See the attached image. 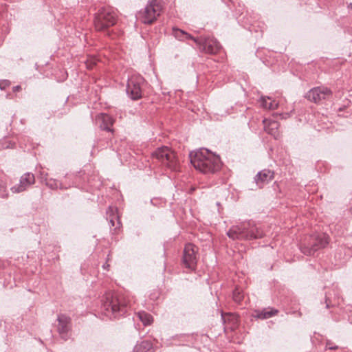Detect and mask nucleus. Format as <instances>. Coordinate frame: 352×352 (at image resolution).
<instances>
[{
	"label": "nucleus",
	"mask_w": 352,
	"mask_h": 352,
	"mask_svg": "<svg viewBox=\"0 0 352 352\" xmlns=\"http://www.w3.org/2000/svg\"><path fill=\"white\" fill-rule=\"evenodd\" d=\"M190 162L201 173H213L221 167L220 158L206 148H201L190 155Z\"/></svg>",
	"instance_id": "obj_1"
},
{
	"label": "nucleus",
	"mask_w": 352,
	"mask_h": 352,
	"mask_svg": "<svg viewBox=\"0 0 352 352\" xmlns=\"http://www.w3.org/2000/svg\"><path fill=\"white\" fill-rule=\"evenodd\" d=\"M103 307L107 313H111L116 317L119 312H123L124 309L128 306H131L130 300L123 296H118L113 294H107L103 302Z\"/></svg>",
	"instance_id": "obj_2"
},
{
	"label": "nucleus",
	"mask_w": 352,
	"mask_h": 352,
	"mask_svg": "<svg viewBox=\"0 0 352 352\" xmlns=\"http://www.w3.org/2000/svg\"><path fill=\"white\" fill-rule=\"evenodd\" d=\"M175 34L176 37L179 38L181 37L180 34L185 35L186 37L192 38L197 44L199 49L205 53L215 54L221 47L219 42L214 38L207 37L195 38L190 36L187 33L180 30H175Z\"/></svg>",
	"instance_id": "obj_3"
},
{
	"label": "nucleus",
	"mask_w": 352,
	"mask_h": 352,
	"mask_svg": "<svg viewBox=\"0 0 352 352\" xmlns=\"http://www.w3.org/2000/svg\"><path fill=\"white\" fill-rule=\"evenodd\" d=\"M153 155L172 170H179V160L176 153L167 146L158 148Z\"/></svg>",
	"instance_id": "obj_4"
},
{
	"label": "nucleus",
	"mask_w": 352,
	"mask_h": 352,
	"mask_svg": "<svg viewBox=\"0 0 352 352\" xmlns=\"http://www.w3.org/2000/svg\"><path fill=\"white\" fill-rule=\"evenodd\" d=\"M162 10V4L160 0H149L143 12H139L138 19L142 16L141 22H154Z\"/></svg>",
	"instance_id": "obj_5"
},
{
	"label": "nucleus",
	"mask_w": 352,
	"mask_h": 352,
	"mask_svg": "<svg viewBox=\"0 0 352 352\" xmlns=\"http://www.w3.org/2000/svg\"><path fill=\"white\" fill-rule=\"evenodd\" d=\"M250 226V221L243 222L240 225L233 226L227 232L229 238L233 240H245L250 238L248 235V230Z\"/></svg>",
	"instance_id": "obj_6"
},
{
	"label": "nucleus",
	"mask_w": 352,
	"mask_h": 352,
	"mask_svg": "<svg viewBox=\"0 0 352 352\" xmlns=\"http://www.w3.org/2000/svg\"><path fill=\"white\" fill-rule=\"evenodd\" d=\"M142 78L140 76H132L128 80L126 92L132 100H138L142 97Z\"/></svg>",
	"instance_id": "obj_7"
},
{
	"label": "nucleus",
	"mask_w": 352,
	"mask_h": 352,
	"mask_svg": "<svg viewBox=\"0 0 352 352\" xmlns=\"http://www.w3.org/2000/svg\"><path fill=\"white\" fill-rule=\"evenodd\" d=\"M197 248L192 243L186 244L183 254V263L185 267L193 270L197 263Z\"/></svg>",
	"instance_id": "obj_8"
},
{
	"label": "nucleus",
	"mask_w": 352,
	"mask_h": 352,
	"mask_svg": "<svg viewBox=\"0 0 352 352\" xmlns=\"http://www.w3.org/2000/svg\"><path fill=\"white\" fill-rule=\"evenodd\" d=\"M331 91L325 87H317L310 89L307 94V98L315 103H318L322 100L327 99L331 96Z\"/></svg>",
	"instance_id": "obj_9"
},
{
	"label": "nucleus",
	"mask_w": 352,
	"mask_h": 352,
	"mask_svg": "<svg viewBox=\"0 0 352 352\" xmlns=\"http://www.w3.org/2000/svg\"><path fill=\"white\" fill-rule=\"evenodd\" d=\"M34 182L35 177L34 174L26 173L21 177L19 184L12 186L10 190L13 193H19L28 189L30 186L33 185Z\"/></svg>",
	"instance_id": "obj_10"
},
{
	"label": "nucleus",
	"mask_w": 352,
	"mask_h": 352,
	"mask_svg": "<svg viewBox=\"0 0 352 352\" xmlns=\"http://www.w3.org/2000/svg\"><path fill=\"white\" fill-rule=\"evenodd\" d=\"M329 243V237L324 234H319L315 239L311 247H305L302 252L308 255H312L316 251L324 248Z\"/></svg>",
	"instance_id": "obj_11"
},
{
	"label": "nucleus",
	"mask_w": 352,
	"mask_h": 352,
	"mask_svg": "<svg viewBox=\"0 0 352 352\" xmlns=\"http://www.w3.org/2000/svg\"><path fill=\"white\" fill-rule=\"evenodd\" d=\"M274 178V172L269 169L259 171L254 177V182L259 188L270 182Z\"/></svg>",
	"instance_id": "obj_12"
},
{
	"label": "nucleus",
	"mask_w": 352,
	"mask_h": 352,
	"mask_svg": "<svg viewBox=\"0 0 352 352\" xmlns=\"http://www.w3.org/2000/svg\"><path fill=\"white\" fill-rule=\"evenodd\" d=\"M99 126L102 130L113 132L111 126L114 123V120L108 114L100 113L96 118Z\"/></svg>",
	"instance_id": "obj_13"
},
{
	"label": "nucleus",
	"mask_w": 352,
	"mask_h": 352,
	"mask_svg": "<svg viewBox=\"0 0 352 352\" xmlns=\"http://www.w3.org/2000/svg\"><path fill=\"white\" fill-rule=\"evenodd\" d=\"M57 320L58 322V331L64 338V335L69 330L71 318L65 314H60L58 316Z\"/></svg>",
	"instance_id": "obj_14"
},
{
	"label": "nucleus",
	"mask_w": 352,
	"mask_h": 352,
	"mask_svg": "<svg viewBox=\"0 0 352 352\" xmlns=\"http://www.w3.org/2000/svg\"><path fill=\"white\" fill-rule=\"evenodd\" d=\"M264 124L265 131L274 136L275 139H277L279 137V123L274 120H270L267 119H265L263 121Z\"/></svg>",
	"instance_id": "obj_15"
},
{
	"label": "nucleus",
	"mask_w": 352,
	"mask_h": 352,
	"mask_svg": "<svg viewBox=\"0 0 352 352\" xmlns=\"http://www.w3.org/2000/svg\"><path fill=\"white\" fill-rule=\"evenodd\" d=\"M116 16L117 15L113 10L110 8H104L100 10L98 22H114Z\"/></svg>",
	"instance_id": "obj_16"
},
{
	"label": "nucleus",
	"mask_w": 352,
	"mask_h": 352,
	"mask_svg": "<svg viewBox=\"0 0 352 352\" xmlns=\"http://www.w3.org/2000/svg\"><path fill=\"white\" fill-rule=\"evenodd\" d=\"M278 314V310L273 308H265L262 310H255L252 314L254 318L265 320L270 318Z\"/></svg>",
	"instance_id": "obj_17"
},
{
	"label": "nucleus",
	"mask_w": 352,
	"mask_h": 352,
	"mask_svg": "<svg viewBox=\"0 0 352 352\" xmlns=\"http://www.w3.org/2000/svg\"><path fill=\"white\" fill-rule=\"evenodd\" d=\"M248 235H250V238H247L245 240H252L263 237V232L259 228L250 222V228L248 230Z\"/></svg>",
	"instance_id": "obj_18"
},
{
	"label": "nucleus",
	"mask_w": 352,
	"mask_h": 352,
	"mask_svg": "<svg viewBox=\"0 0 352 352\" xmlns=\"http://www.w3.org/2000/svg\"><path fill=\"white\" fill-rule=\"evenodd\" d=\"M270 100V97H261V105L265 108V109H276L278 108V103L276 102L275 100H272L270 102H268L267 100Z\"/></svg>",
	"instance_id": "obj_19"
},
{
	"label": "nucleus",
	"mask_w": 352,
	"mask_h": 352,
	"mask_svg": "<svg viewBox=\"0 0 352 352\" xmlns=\"http://www.w3.org/2000/svg\"><path fill=\"white\" fill-rule=\"evenodd\" d=\"M137 316L145 326L151 324L153 321V316L145 311H140L137 314Z\"/></svg>",
	"instance_id": "obj_20"
},
{
	"label": "nucleus",
	"mask_w": 352,
	"mask_h": 352,
	"mask_svg": "<svg viewBox=\"0 0 352 352\" xmlns=\"http://www.w3.org/2000/svg\"><path fill=\"white\" fill-rule=\"evenodd\" d=\"M151 344L148 341H143L135 347V352H151Z\"/></svg>",
	"instance_id": "obj_21"
},
{
	"label": "nucleus",
	"mask_w": 352,
	"mask_h": 352,
	"mask_svg": "<svg viewBox=\"0 0 352 352\" xmlns=\"http://www.w3.org/2000/svg\"><path fill=\"white\" fill-rule=\"evenodd\" d=\"M243 298V294L239 289H235L233 292V300L236 302H241Z\"/></svg>",
	"instance_id": "obj_22"
},
{
	"label": "nucleus",
	"mask_w": 352,
	"mask_h": 352,
	"mask_svg": "<svg viewBox=\"0 0 352 352\" xmlns=\"http://www.w3.org/2000/svg\"><path fill=\"white\" fill-rule=\"evenodd\" d=\"M8 196L6 185L3 182H0V197L6 198Z\"/></svg>",
	"instance_id": "obj_23"
},
{
	"label": "nucleus",
	"mask_w": 352,
	"mask_h": 352,
	"mask_svg": "<svg viewBox=\"0 0 352 352\" xmlns=\"http://www.w3.org/2000/svg\"><path fill=\"white\" fill-rule=\"evenodd\" d=\"M110 23H94L95 29L96 30L100 31L104 29L108 28L109 27Z\"/></svg>",
	"instance_id": "obj_24"
},
{
	"label": "nucleus",
	"mask_w": 352,
	"mask_h": 352,
	"mask_svg": "<svg viewBox=\"0 0 352 352\" xmlns=\"http://www.w3.org/2000/svg\"><path fill=\"white\" fill-rule=\"evenodd\" d=\"M97 59L96 58H91L88 60L86 63L87 67L88 69H92L94 65L96 64Z\"/></svg>",
	"instance_id": "obj_25"
},
{
	"label": "nucleus",
	"mask_w": 352,
	"mask_h": 352,
	"mask_svg": "<svg viewBox=\"0 0 352 352\" xmlns=\"http://www.w3.org/2000/svg\"><path fill=\"white\" fill-rule=\"evenodd\" d=\"M10 82L8 80H3L0 81V89H5L6 87H9Z\"/></svg>",
	"instance_id": "obj_26"
},
{
	"label": "nucleus",
	"mask_w": 352,
	"mask_h": 352,
	"mask_svg": "<svg viewBox=\"0 0 352 352\" xmlns=\"http://www.w3.org/2000/svg\"><path fill=\"white\" fill-rule=\"evenodd\" d=\"M21 89V86L17 85L13 87V91H18Z\"/></svg>",
	"instance_id": "obj_27"
},
{
	"label": "nucleus",
	"mask_w": 352,
	"mask_h": 352,
	"mask_svg": "<svg viewBox=\"0 0 352 352\" xmlns=\"http://www.w3.org/2000/svg\"><path fill=\"white\" fill-rule=\"evenodd\" d=\"M109 223L111 224V226H115V221L113 218L110 219Z\"/></svg>",
	"instance_id": "obj_28"
},
{
	"label": "nucleus",
	"mask_w": 352,
	"mask_h": 352,
	"mask_svg": "<svg viewBox=\"0 0 352 352\" xmlns=\"http://www.w3.org/2000/svg\"><path fill=\"white\" fill-rule=\"evenodd\" d=\"M280 116H282V118H286L288 116H289V114L285 113V114H281Z\"/></svg>",
	"instance_id": "obj_29"
},
{
	"label": "nucleus",
	"mask_w": 352,
	"mask_h": 352,
	"mask_svg": "<svg viewBox=\"0 0 352 352\" xmlns=\"http://www.w3.org/2000/svg\"><path fill=\"white\" fill-rule=\"evenodd\" d=\"M327 347L329 349H331V350L337 349V346H329V347H328V346H327Z\"/></svg>",
	"instance_id": "obj_30"
},
{
	"label": "nucleus",
	"mask_w": 352,
	"mask_h": 352,
	"mask_svg": "<svg viewBox=\"0 0 352 352\" xmlns=\"http://www.w3.org/2000/svg\"><path fill=\"white\" fill-rule=\"evenodd\" d=\"M348 8H350V9H352V3H351L349 6H348Z\"/></svg>",
	"instance_id": "obj_31"
},
{
	"label": "nucleus",
	"mask_w": 352,
	"mask_h": 352,
	"mask_svg": "<svg viewBox=\"0 0 352 352\" xmlns=\"http://www.w3.org/2000/svg\"><path fill=\"white\" fill-rule=\"evenodd\" d=\"M118 226H116V227L115 228V230H116V229L119 227V225H120V222H119V221H118Z\"/></svg>",
	"instance_id": "obj_32"
}]
</instances>
